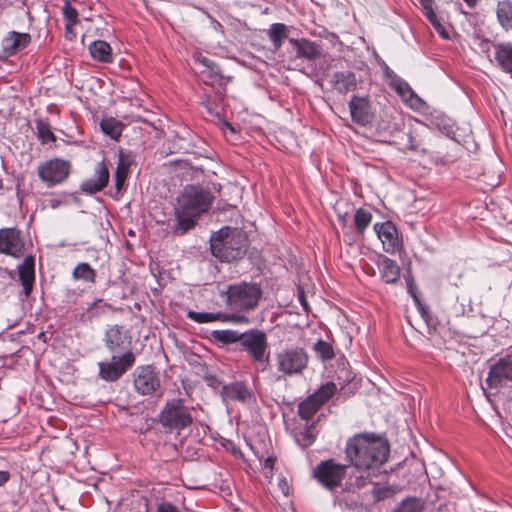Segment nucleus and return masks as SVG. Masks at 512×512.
Instances as JSON below:
<instances>
[{"label":"nucleus","mask_w":512,"mask_h":512,"mask_svg":"<svg viewBox=\"0 0 512 512\" xmlns=\"http://www.w3.org/2000/svg\"><path fill=\"white\" fill-rule=\"evenodd\" d=\"M187 317L197 323H210V322H223V323H235V324H248L249 319L242 314H228L223 312H196L188 311Z\"/></svg>","instance_id":"obj_17"},{"label":"nucleus","mask_w":512,"mask_h":512,"mask_svg":"<svg viewBox=\"0 0 512 512\" xmlns=\"http://www.w3.org/2000/svg\"><path fill=\"white\" fill-rule=\"evenodd\" d=\"M222 397L225 401L251 402L254 399L252 391L243 382H235L222 387Z\"/></svg>","instance_id":"obj_21"},{"label":"nucleus","mask_w":512,"mask_h":512,"mask_svg":"<svg viewBox=\"0 0 512 512\" xmlns=\"http://www.w3.org/2000/svg\"><path fill=\"white\" fill-rule=\"evenodd\" d=\"M69 173V163L61 159L49 160L38 167V176L48 186L64 181Z\"/></svg>","instance_id":"obj_11"},{"label":"nucleus","mask_w":512,"mask_h":512,"mask_svg":"<svg viewBox=\"0 0 512 512\" xmlns=\"http://www.w3.org/2000/svg\"><path fill=\"white\" fill-rule=\"evenodd\" d=\"M157 512H180L177 507L171 503L165 502L158 505Z\"/></svg>","instance_id":"obj_48"},{"label":"nucleus","mask_w":512,"mask_h":512,"mask_svg":"<svg viewBox=\"0 0 512 512\" xmlns=\"http://www.w3.org/2000/svg\"><path fill=\"white\" fill-rule=\"evenodd\" d=\"M508 381H512V355L502 357L491 365L486 378L490 388L502 386Z\"/></svg>","instance_id":"obj_13"},{"label":"nucleus","mask_w":512,"mask_h":512,"mask_svg":"<svg viewBox=\"0 0 512 512\" xmlns=\"http://www.w3.org/2000/svg\"><path fill=\"white\" fill-rule=\"evenodd\" d=\"M101 130L113 140H118L124 129V124L113 117L102 119L100 123Z\"/></svg>","instance_id":"obj_32"},{"label":"nucleus","mask_w":512,"mask_h":512,"mask_svg":"<svg viewBox=\"0 0 512 512\" xmlns=\"http://www.w3.org/2000/svg\"><path fill=\"white\" fill-rule=\"evenodd\" d=\"M408 139L410 142H412V136L411 135H408Z\"/></svg>","instance_id":"obj_59"},{"label":"nucleus","mask_w":512,"mask_h":512,"mask_svg":"<svg viewBox=\"0 0 512 512\" xmlns=\"http://www.w3.org/2000/svg\"><path fill=\"white\" fill-rule=\"evenodd\" d=\"M246 234L237 228L223 227L215 232L210 239V249L222 262L241 259L247 250Z\"/></svg>","instance_id":"obj_3"},{"label":"nucleus","mask_w":512,"mask_h":512,"mask_svg":"<svg viewBox=\"0 0 512 512\" xmlns=\"http://www.w3.org/2000/svg\"><path fill=\"white\" fill-rule=\"evenodd\" d=\"M128 176V172L117 169L114 174V182H115V194L114 198L118 199L120 196H122L123 192L126 189V179Z\"/></svg>","instance_id":"obj_40"},{"label":"nucleus","mask_w":512,"mask_h":512,"mask_svg":"<svg viewBox=\"0 0 512 512\" xmlns=\"http://www.w3.org/2000/svg\"><path fill=\"white\" fill-rule=\"evenodd\" d=\"M196 60L202 64L206 70L201 71L203 80L207 84H214V82L221 80L220 70L218 66L207 57L199 55Z\"/></svg>","instance_id":"obj_27"},{"label":"nucleus","mask_w":512,"mask_h":512,"mask_svg":"<svg viewBox=\"0 0 512 512\" xmlns=\"http://www.w3.org/2000/svg\"><path fill=\"white\" fill-rule=\"evenodd\" d=\"M133 377L134 387L141 395H151L160 388V377L150 365L137 367Z\"/></svg>","instance_id":"obj_12"},{"label":"nucleus","mask_w":512,"mask_h":512,"mask_svg":"<svg viewBox=\"0 0 512 512\" xmlns=\"http://www.w3.org/2000/svg\"><path fill=\"white\" fill-rule=\"evenodd\" d=\"M436 126L438 127L439 131L445 134L447 137L451 138L455 142H461L457 130L454 128V123L450 119H438L436 121Z\"/></svg>","instance_id":"obj_38"},{"label":"nucleus","mask_w":512,"mask_h":512,"mask_svg":"<svg viewBox=\"0 0 512 512\" xmlns=\"http://www.w3.org/2000/svg\"><path fill=\"white\" fill-rule=\"evenodd\" d=\"M330 82L334 89L342 94L355 91L358 87L355 74L349 70L334 72Z\"/></svg>","instance_id":"obj_22"},{"label":"nucleus","mask_w":512,"mask_h":512,"mask_svg":"<svg viewBox=\"0 0 512 512\" xmlns=\"http://www.w3.org/2000/svg\"><path fill=\"white\" fill-rule=\"evenodd\" d=\"M274 462H275V459L272 458V457H268L267 459H265L264 461V467L265 468H269L270 470L273 469V466H274Z\"/></svg>","instance_id":"obj_51"},{"label":"nucleus","mask_w":512,"mask_h":512,"mask_svg":"<svg viewBox=\"0 0 512 512\" xmlns=\"http://www.w3.org/2000/svg\"><path fill=\"white\" fill-rule=\"evenodd\" d=\"M23 250L24 244L19 230L15 228L0 230V253L19 258L23 255Z\"/></svg>","instance_id":"obj_16"},{"label":"nucleus","mask_w":512,"mask_h":512,"mask_svg":"<svg viewBox=\"0 0 512 512\" xmlns=\"http://www.w3.org/2000/svg\"><path fill=\"white\" fill-rule=\"evenodd\" d=\"M62 10L66 28L70 30L78 22V12L69 2H65Z\"/></svg>","instance_id":"obj_41"},{"label":"nucleus","mask_w":512,"mask_h":512,"mask_svg":"<svg viewBox=\"0 0 512 512\" xmlns=\"http://www.w3.org/2000/svg\"><path fill=\"white\" fill-rule=\"evenodd\" d=\"M289 30L283 23H274L268 30V36L271 40L274 51H277L283 45L284 40L288 37Z\"/></svg>","instance_id":"obj_30"},{"label":"nucleus","mask_w":512,"mask_h":512,"mask_svg":"<svg viewBox=\"0 0 512 512\" xmlns=\"http://www.w3.org/2000/svg\"><path fill=\"white\" fill-rule=\"evenodd\" d=\"M424 505V501L420 498L407 497L393 512H422Z\"/></svg>","instance_id":"obj_36"},{"label":"nucleus","mask_w":512,"mask_h":512,"mask_svg":"<svg viewBox=\"0 0 512 512\" xmlns=\"http://www.w3.org/2000/svg\"><path fill=\"white\" fill-rule=\"evenodd\" d=\"M221 124H222V129H228L231 132H234V128L227 121L221 120Z\"/></svg>","instance_id":"obj_54"},{"label":"nucleus","mask_w":512,"mask_h":512,"mask_svg":"<svg viewBox=\"0 0 512 512\" xmlns=\"http://www.w3.org/2000/svg\"><path fill=\"white\" fill-rule=\"evenodd\" d=\"M9 473L6 471H0V486L9 480Z\"/></svg>","instance_id":"obj_50"},{"label":"nucleus","mask_w":512,"mask_h":512,"mask_svg":"<svg viewBox=\"0 0 512 512\" xmlns=\"http://www.w3.org/2000/svg\"><path fill=\"white\" fill-rule=\"evenodd\" d=\"M419 3L422 6L426 16L434 13L433 0H419Z\"/></svg>","instance_id":"obj_47"},{"label":"nucleus","mask_w":512,"mask_h":512,"mask_svg":"<svg viewBox=\"0 0 512 512\" xmlns=\"http://www.w3.org/2000/svg\"><path fill=\"white\" fill-rule=\"evenodd\" d=\"M224 295L226 305L232 311L230 314L244 315L258 306L262 290L256 283L240 282L229 285Z\"/></svg>","instance_id":"obj_4"},{"label":"nucleus","mask_w":512,"mask_h":512,"mask_svg":"<svg viewBox=\"0 0 512 512\" xmlns=\"http://www.w3.org/2000/svg\"><path fill=\"white\" fill-rule=\"evenodd\" d=\"M337 390L334 383H326L322 385L314 394L310 395L299 405V415L303 419H310L317 410L331 398Z\"/></svg>","instance_id":"obj_10"},{"label":"nucleus","mask_w":512,"mask_h":512,"mask_svg":"<svg viewBox=\"0 0 512 512\" xmlns=\"http://www.w3.org/2000/svg\"><path fill=\"white\" fill-rule=\"evenodd\" d=\"M394 490L389 486L375 487L373 489V495L377 501L384 500L393 495Z\"/></svg>","instance_id":"obj_45"},{"label":"nucleus","mask_w":512,"mask_h":512,"mask_svg":"<svg viewBox=\"0 0 512 512\" xmlns=\"http://www.w3.org/2000/svg\"><path fill=\"white\" fill-rule=\"evenodd\" d=\"M345 455L352 470L344 489L355 491L372 482L378 469L388 460L389 445L380 437L358 434L347 441Z\"/></svg>","instance_id":"obj_1"},{"label":"nucleus","mask_w":512,"mask_h":512,"mask_svg":"<svg viewBox=\"0 0 512 512\" xmlns=\"http://www.w3.org/2000/svg\"><path fill=\"white\" fill-rule=\"evenodd\" d=\"M289 44L293 47V50L295 51V56L297 58H304L309 61H312L317 59L321 55L320 45L306 38H290Z\"/></svg>","instance_id":"obj_20"},{"label":"nucleus","mask_w":512,"mask_h":512,"mask_svg":"<svg viewBox=\"0 0 512 512\" xmlns=\"http://www.w3.org/2000/svg\"><path fill=\"white\" fill-rule=\"evenodd\" d=\"M28 33L10 32L2 41V46L8 55H14L23 50L30 43Z\"/></svg>","instance_id":"obj_23"},{"label":"nucleus","mask_w":512,"mask_h":512,"mask_svg":"<svg viewBox=\"0 0 512 512\" xmlns=\"http://www.w3.org/2000/svg\"><path fill=\"white\" fill-rule=\"evenodd\" d=\"M72 277L75 280H83L88 283H94L96 272L88 263L82 262L76 265L72 272Z\"/></svg>","instance_id":"obj_33"},{"label":"nucleus","mask_w":512,"mask_h":512,"mask_svg":"<svg viewBox=\"0 0 512 512\" xmlns=\"http://www.w3.org/2000/svg\"><path fill=\"white\" fill-rule=\"evenodd\" d=\"M464 1H465V3H466L468 6H470V7H474L478 0H464Z\"/></svg>","instance_id":"obj_57"},{"label":"nucleus","mask_w":512,"mask_h":512,"mask_svg":"<svg viewBox=\"0 0 512 512\" xmlns=\"http://www.w3.org/2000/svg\"><path fill=\"white\" fill-rule=\"evenodd\" d=\"M497 65L507 73H512V42H500L494 45Z\"/></svg>","instance_id":"obj_26"},{"label":"nucleus","mask_w":512,"mask_h":512,"mask_svg":"<svg viewBox=\"0 0 512 512\" xmlns=\"http://www.w3.org/2000/svg\"><path fill=\"white\" fill-rule=\"evenodd\" d=\"M114 310L115 309L110 304L104 302L102 299H97L88 306L87 319L92 320Z\"/></svg>","instance_id":"obj_35"},{"label":"nucleus","mask_w":512,"mask_h":512,"mask_svg":"<svg viewBox=\"0 0 512 512\" xmlns=\"http://www.w3.org/2000/svg\"><path fill=\"white\" fill-rule=\"evenodd\" d=\"M426 17L429 20V22L432 24L434 29L441 35V37H443L445 39L449 38V34H448L447 30L440 23V21H439V19H438V17H437L435 12L430 14V15H427Z\"/></svg>","instance_id":"obj_44"},{"label":"nucleus","mask_w":512,"mask_h":512,"mask_svg":"<svg viewBox=\"0 0 512 512\" xmlns=\"http://www.w3.org/2000/svg\"><path fill=\"white\" fill-rule=\"evenodd\" d=\"M339 220L342 223V226H343L344 229L350 230V227H347V225H346V219H345L344 216H340Z\"/></svg>","instance_id":"obj_56"},{"label":"nucleus","mask_w":512,"mask_h":512,"mask_svg":"<svg viewBox=\"0 0 512 512\" xmlns=\"http://www.w3.org/2000/svg\"><path fill=\"white\" fill-rule=\"evenodd\" d=\"M496 14L503 29H512V2L507 0L498 2Z\"/></svg>","instance_id":"obj_31"},{"label":"nucleus","mask_w":512,"mask_h":512,"mask_svg":"<svg viewBox=\"0 0 512 512\" xmlns=\"http://www.w3.org/2000/svg\"><path fill=\"white\" fill-rule=\"evenodd\" d=\"M19 279L23 286V292L26 297L30 295L33 289L35 279L34 259L27 257L18 267Z\"/></svg>","instance_id":"obj_25"},{"label":"nucleus","mask_w":512,"mask_h":512,"mask_svg":"<svg viewBox=\"0 0 512 512\" xmlns=\"http://www.w3.org/2000/svg\"><path fill=\"white\" fill-rule=\"evenodd\" d=\"M203 105L206 108L209 115L219 117V113L212 107L211 103L208 100L204 101Z\"/></svg>","instance_id":"obj_49"},{"label":"nucleus","mask_w":512,"mask_h":512,"mask_svg":"<svg viewBox=\"0 0 512 512\" xmlns=\"http://www.w3.org/2000/svg\"><path fill=\"white\" fill-rule=\"evenodd\" d=\"M109 169L104 161L98 162L95 166L94 175L84 180L80 188L87 194H94L103 190L109 181Z\"/></svg>","instance_id":"obj_18"},{"label":"nucleus","mask_w":512,"mask_h":512,"mask_svg":"<svg viewBox=\"0 0 512 512\" xmlns=\"http://www.w3.org/2000/svg\"><path fill=\"white\" fill-rule=\"evenodd\" d=\"M158 421L166 431L179 434L192 424L193 418L191 409L182 400L173 399L165 403L158 414Z\"/></svg>","instance_id":"obj_6"},{"label":"nucleus","mask_w":512,"mask_h":512,"mask_svg":"<svg viewBox=\"0 0 512 512\" xmlns=\"http://www.w3.org/2000/svg\"><path fill=\"white\" fill-rule=\"evenodd\" d=\"M314 350L322 360H330L335 356L331 344L321 339L314 344Z\"/></svg>","instance_id":"obj_39"},{"label":"nucleus","mask_w":512,"mask_h":512,"mask_svg":"<svg viewBox=\"0 0 512 512\" xmlns=\"http://www.w3.org/2000/svg\"><path fill=\"white\" fill-rule=\"evenodd\" d=\"M384 73L390 79L389 85L410 107L418 109L423 105L422 99L414 93L406 81L394 74L389 68H386Z\"/></svg>","instance_id":"obj_15"},{"label":"nucleus","mask_w":512,"mask_h":512,"mask_svg":"<svg viewBox=\"0 0 512 512\" xmlns=\"http://www.w3.org/2000/svg\"><path fill=\"white\" fill-rule=\"evenodd\" d=\"M49 203L52 208H57L61 202H60V200H57V199H51L49 201Z\"/></svg>","instance_id":"obj_55"},{"label":"nucleus","mask_w":512,"mask_h":512,"mask_svg":"<svg viewBox=\"0 0 512 512\" xmlns=\"http://www.w3.org/2000/svg\"><path fill=\"white\" fill-rule=\"evenodd\" d=\"M133 163V157L130 153H125L123 151L119 152L117 169L129 172V169Z\"/></svg>","instance_id":"obj_43"},{"label":"nucleus","mask_w":512,"mask_h":512,"mask_svg":"<svg viewBox=\"0 0 512 512\" xmlns=\"http://www.w3.org/2000/svg\"><path fill=\"white\" fill-rule=\"evenodd\" d=\"M104 342L106 347L110 351H116L124 343V334L122 327L119 325H113L107 329Z\"/></svg>","instance_id":"obj_29"},{"label":"nucleus","mask_w":512,"mask_h":512,"mask_svg":"<svg viewBox=\"0 0 512 512\" xmlns=\"http://www.w3.org/2000/svg\"><path fill=\"white\" fill-rule=\"evenodd\" d=\"M372 221V214L363 208L356 210L354 214L355 227L359 234H363L365 229L370 225Z\"/></svg>","instance_id":"obj_37"},{"label":"nucleus","mask_w":512,"mask_h":512,"mask_svg":"<svg viewBox=\"0 0 512 512\" xmlns=\"http://www.w3.org/2000/svg\"><path fill=\"white\" fill-rule=\"evenodd\" d=\"M215 199L209 186L187 185L177 197L175 234L183 235L196 224V219L207 213Z\"/></svg>","instance_id":"obj_2"},{"label":"nucleus","mask_w":512,"mask_h":512,"mask_svg":"<svg viewBox=\"0 0 512 512\" xmlns=\"http://www.w3.org/2000/svg\"><path fill=\"white\" fill-rule=\"evenodd\" d=\"M409 291H410V293H411V295H412V297H413L414 301H415V302H416V304L418 305V307H419V309H420L421 313H423V308L421 307V303H420L419 298H418V297H417V295L412 291V289H411V288L409 289Z\"/></svg>","instance_id":"obj_52"},{"label":"nucleus","mask_w":512,"mask_h":512,"mask_svg":"<svg viewBox=\"0 0 512 512\" xmlns=\"http://www.w3.org/2000/svg\"><path fill=\"white\" fill-rule=\"evenodd\" d=\"M89 52L93 59L108 63L112 61L111 47L106 41L98 40L89 45Z\"/></svg>","instance_id":"obj_28"},{"label":"nucleus","mask_w":512,"mask_h":512,"mask_svg":"<svg viewBox=\"0 0 512 512\" xmlns=\"http://www.w3.org/2000/svg\"><path fill=\"white\" fill-rule=\"evenodd\" d=\"M349 110L354 123L361 126L371 124L373 120V113L371 111L370 103L366 97L353 95L349 101Z\"/></svg>","instance_id":"obj_19"},{"label":"nucleus","mask_w":512,"mask_h":512,"mask_svg":"<svg viewBox=\"0 0 512 512\" xmlns=\"http://www.w3.org/2000/svg\"><path fill=\"white\" fill-rule=\"evenodd\" d=\"M377 265L380 270L381 278L386 283H396L400 277V267L396 261L380 255L377 260Z\"/></svg>","instance_id":"obj_24"},{"label":"nucleus","mask_w":512,"mask_h":512,"mask_svg":"<svg viewBox=\"0 0 512 512\" xmlns=\"http://www.w3.org/2000/svg\"><path fill=\"white\" fill-rule=\"evenodd\" d=\"M317 431L314 427V425H311L305 429V432L303 433V445L309 446L312 444L316 437Z\"/></svg>","instance_id":"obj_46"},{"label":"nucleus","mask_w":512,"mask_h":512,"mask_svg":"<svg viewBox=\"0 0 512 512\" xmlns=\"http://www.w3.org/2000/svg\"><path fill=\"white\" fill-rule=\"evenodd\" d=\"M241 350L247 352L254 363L268 364L269 352L267 335L259 329H250L241 334Z\"/></svg>","instance_id":"obj_8"},{"label":"nucleus","mask_w":512,"mask_h":512,"mask_svg":"<svg viewBox=\"0 0 512 512\" xmlns=\"http://www.w3.org/2000/svg\"><path fill=\"white\" fill-rule=\"evenodd\" d=\"M276 370L284 377L300 376L308 368L309 355L298 345H286L274 353Z\"/></svg>","instance_id":"obj_5"},{"label":"nucleus","mask_w":512,"mask_h":512,"mask_svg":"<svg viewBox=\"0 0 512 512\" xmlns=\"http://www.w3.org/2000/svg\"><path fill=\"white\" fill-rule=\"evenodd\" d=\"M348 465L337 463L334 459L321 461L313 469V477L326 489L333 491L341 487L343 480L348 477Z\"/></svg>","instance_id":"obj_7"},{"label":"nucleus","mask_w":512,"mask_h":512,"mask_svg":"<svg viewBox=\"0 0 512 512\" xmlns=\"http://www.w3.org/2000/svg\"><path fill=\"white\" fill-rule=\"evenodd\" d=\"M135 362V356L131 351H126L121 356L113 355L110 360L99 362V376L108 382L121 378Z\"/></svg>","instance_id":"obj_9"},{"label":"nucleus","mask_w":512,"mask_h":512,"mask_svg":"<svg viewBox=\"0 0 512 512\" xmlns=\"http://www.w3.org/2000/svg\"><path fill=\"white\" fill-rule=\"evenodd\" d=\"M410 149L415 150V149H416V147H415L414 145H412V144H411Z\"/></svg>","instance_id":"obj_58"},{"label":"nucleus","mask_w":512,"mask_h":512,"mask_svg":"<svg viewBox=\"0 0 512 512\" xmlns=\"http://www.w3.org/2000/svg\"><path fill=\"white\" fill-rule=\"evenodd\" d=\"M374 230L382 242L384 251L394 254L400 250L401 240L396 226L391 221L374 224Z\"/></svg>","instance_id":"obj_14"},{"label":"nucleus","mask_w":512,"mask_h":512,"mask_svg":"<svg viewBox=\"0 0 512 512\" xmlns=\"http://www.w3.org/2000/svg\"><path fill=\"white\" fill-rule=\"evenodd\" d=\"M242 333L236 331V330H213L211 332V335L214 340L221 342L223 344H232L241 341Z\"/></svg>","instance_id":"obj_34"},{"label":"nucleus","mask_w":512,"mask_h":512,"mask_svg":"<svg viewBox=\"0 0 512 512\" xmlns=\"http://www.w3.org/2000/svg\"><path fill=\"white\" fill-rule=\"evenodd\" d=\"M38 136L42 142H50L55 141V136L53 132L50 130L49 125L39 122L37 124Z\"/></svg>","instance_id":"obj_42"},{"label":"nucleus","mask_w":512,"mask_h":512,"mask_svg":"<svg viewBox=\"0 0 512 512\" xmlns=\"http://www.w3.org/2000/svg\"><path fill=\"white\" fill-rule=\"evenodd\" d=\"M344 241H345L347 244L351 245V244L355 241V239H354V237H353V236H352V235L347 231V232L345 233V239H344Z\"/></svg>","instance_id":"obj_53"}]
</instances>
